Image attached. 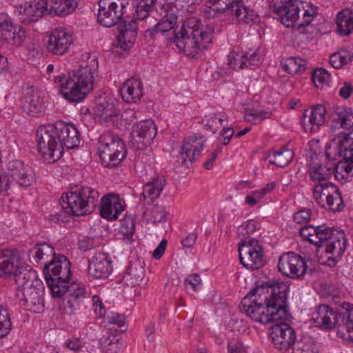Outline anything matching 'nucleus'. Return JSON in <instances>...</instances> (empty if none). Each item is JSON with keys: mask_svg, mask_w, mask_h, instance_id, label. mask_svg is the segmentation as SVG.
Wrapping results in <instances>:
<instances>
[{"mask_svg": "<svg viewBox=\"0 0 353 353\" xmlns=\"http://www.w3.org/2000/svg\"><path fill=\"white\" fill-rule=\"evenodd\" d=\"M154 23H145V37H153L157 33H165L174 30V42L180 51L194 57L199 52L208 48L214 34L213 25H203L196 17L186 19L179 30H174L177 24L176 10L168 5L160 20Z\"/></svg>", "mask_w": 353, "mask_h": 353, "instance_id": "1", "label": "nucleus"}, {"mask_svg": "<svg viewBox=\"0 0 353 353\" xmlns=\"http://www.w3.org/2000/svg\"><path fill=\"white\" fill-rule=\"evenodd\" d=\"M270 295L264 289L254 288L243 299L240 309L251 320L263 324L285 319L288 316V285L283 283L270 286Z\"/></svg>", "mask_w": 353, "mask_h": 353, "instance_id": "2", "label": "nucleus"}, {"mask_svg": "<svg viewBox=\"0 0 353 353\" xmlns=\"http://www.w3.org/2000/svg\"><path fill=\"white\" fill-rule=\"evenodd\" d=\"M59 261L48 264L47 271H52L57 277L48 279L47 283L54 298H61V307L68 314H74L87 298L85 287L81 283L70 282V263L67 257L60 256ZM48 272H47V274Z\"/></svg>", "mask_w": 353, "mask_h": 353, "instance_id": "3", "label": "nucleus"}, {"mask_svg": "<svg viewBox=\"0 0 353 353\" xmlns=\"http://www.w3.org/2000/svg\"><path fill=\"white\" fill-rule=\"evenodd\" d=\"M299 233L310 243L324 250L330 265L334 266L346 250L347 239L342 230L328 227L326 224L306 225L299 229Z\"/></svg>", "mask_w": 353, "mask_h": 353, "instance_id": "4", "label": "nucleus"}, {"mask_svg": "<svg viewBox=\"0 0 353 353\" xmlns=\"http://www.w3.org/2000/svg\"><path fill=\"white\" fill-rule=\"evenodd\" d=\"M97 68L98 62L93 59L88 65L81 67L72 74L54 76L53 81L59 85V92L65 100L70 103H79L92 90Z\"/></svg>", "mask_w": 353, "mask_h": 353, "instance_id": "5", "label": "nucleus"}, {"mask_svg": "<svg viewBox=\"0 0 353 353\" xmlns=\"http://www.w3.org/2000/svg\"><path fill=\"white\" fill-rule=\"evenodd\" d=\"M269 10L287 28L307 26L316 14L313 8L305 10L298 0H269Z\"/></svg>", "mask_w": 353, "mask_h": 353, "instance_id": "6", "label": "nucleus"}, {"mask_svg": "<svg viewBox=\"0 0 353 353\" xmlns=\"http://www.w3.org/2000/svg\"><path fill=\"white\" fill-rule=\"evenodd\" d=\"M99 197V194L94 188L81 185L63 194L60 203L66 213L79 216L92 212L97 205Z\"/></svg>", "mask_w": 353, "mask_h": 353, "instance_id": "7", "label": "nucleus"}, {"mask_svg": "<svg viewBox=\"0 0 353 353\" xmlns=\"http://www.w3.org/2000/svg\"><path fill=\"white\" fill-rule=\"evenodd\" d=\"M330 117L332 120L339 124L341 128L349 131L348 133L339 134L336 145L337 154H346L347 152L353 154V139L350 137L353 131V111L347 107H336Z\"/></svg>", "mask_w": 353, "mask_h": 353, "instance_id": "8", "label": "nucleus"}, {"mask_svg": "<svg viewBox=\"0 0 353 353\" xmlns=\"http://www.w3.org/2000/svg\"><path fill=\"white\" fill-rule=\"evenodd\" d=\"M129 0H99L98 23L106 28L113 27L123 19Z\"/></svg>", "mask_w": 353, "mask_h": 353, "instance_id": "9", "label": "nucleus"}, {"mask_svg": "<svg viewBox=\"0 0 353 353\" xmlns=\"http://www.w3.org/2000/svg\"><path fill=\"white\" fill-rule=\"evenodd\" d=\"M36 140L39 152L41 154H63L62 143L59 139L57 123L41 125L37 130Z\"/></svg>", "mask_w": 353, "mask_h": 353, "instance_id": "10", "label": "nucleus"}, {"mask_svg": "<svg viewBox=\"0 0 353 353\" xmlns=\"http://www.w3.org/2000/svg\"><path fill=\"white\" fill-rule=\"evenodd\" d=\"M316 201L323 208L339 212L344 207L342 195L339 188L330 182H320L313 188Z\"/></svg>", "mask_w": 353, "mask_h": 353, "instance_id": "11", "label": "nucleus"}, {"mask_svg": "<svg viewBox=\"0 0 353 353\" xmlns=\"http://www.w3.org/2000/svg\"><path fill=\"white\" fill-rule=\"evenodd\" d=\"M240 263L248 270H259L265 265L263 249L256 239H245L239 244Z\"/></svg>", "mask_w": 353, "mask_h": 353, "instance_id": "12", "label": "nucleus"}, {"mask_svg": "<svg viewBox=\"0 0 353 353\" xmlns=\"http://www.w3.org/2000/svg\"><path fill=\"white\" fill-rule=\"evenodd\" d=\"M30 278V276H27L26 279H21V282L17 283L21 287L24 306L28 310L39 312L44 307L43 284L38 281H36V284H33Z\"/></svg>", "mask_w": 353, "mask_h": 353, "instance_id": "13", "label": "nucleus"}, {"mask_svg": "<svg viewBox=\"0 0 353 353\" xmlns=\"http://www.w3.org/2000/svg\"><path fill=\"white\" fill-rule=\"evenodd\" d=\"M20 256L18 252L11 250H0V276L5 278L14 276L17 283L30 277V273L19 265Z\"/></svg>", "mask_w": 353, "mask_h": 353, "instance_id": "14", "label": "nucleus"}, {"mask_svg": "<svg viewBox=\"0 0 353 353\" xmlns=\"http://www.w3.org/2000/svg\"><path fill=\"white\" fill-rule=\"evenodd\" d=\"M157 134V126L151 119L141 121L133 125L130 141L136 151L147 148Z\"/></svg>", "mask_w": 353, "mask_h": 353, "instance_id": "15", "label": "nucleus"}, {"mask_svg": "<svg viewBox=\"0 0 353 353\" xmlns=\"http://www.w3.org/2000/svg\"><path fill=\"white\" fill-rule=\"evenodd\" d=\"M94 114L101 121H114L120 115L117 99L105 92L98 93L94 99Z\"/></svg>", "mask_w": 353, "mask_h": 353, "instance_id": "16", "label": "nucleus"}, {"mask_svg": "<svg viewBox=\"0 0 353 353\" xmlns=\"http://www.w3.org/2000/svg\"><path fill=\"white\" fill-rule=\"evenodd\" d=\"M307 268L305 259L295 252L284 253L279 259V271L290 278H303L307 272Z\"/></svg>", "mask_w": 353, "mask_h": 353, "instance_id": "17", "label": "nucleus"}, {"mask_svg": "<svg viewBox=\"0 0 353 353\" xmlns=\"http://www.w3.org/2000/svg\"><path fill=\"white\" fill-rule=\"evenodd\" d=\"M269 335L274 347L284 352L292 348L297 340L294 329L284 322L274 324L270 328Z\"/></svg>", "mask_w": 353, "mask_h": 353, "instance_id": "18", "label": "nucleus"}, {"mask_svg": "<svg viewBox=\"0 0 353 353\" xmlns=\"http://www.w3.org/2000/svg\"><path fill=\"white\" fill-rule=\"evenodd\" d=\"M61 256L66 257L63 254L57 255L54 252V248L47 243H37L29 251V257L30 259L32 258L34 262L37 263H41V261L43 262V273L46 281L47 279H50L57 276L50 270L48 271V274H47V269L46 268L48 264L52 263H57Z\"/></svg>", "mask_w": 353, "mask_h": 353, "instance_id": "19", "label": "nucleus"}, {"mask_svg": "<svg viewBox=\"0 0 353 353\" xmlns=\"http://www.w3.org/2000/svg\"><path fill=\"white\" fill-rule=\"evenodd\" d=\"M337 336L353 343V304L343 301L337 306Z\"/></svg>", "mask_w": 353, "mask_h": 353, "instance_id": "20", "label": "nucleus"}, {"mask_svg": "<svg viewBox=\"0 0 353 353\" xmlns=\"http://www.w3.org/2000/svg\"><path fill=\"white\" fill-rule=\"evenodd\" d=\"M21 105L23 112L31 117H39L44 113L45 107L41 93L32 86L23 90Z\"/></svg>", "mask_w": 353, "mask_h": 353, "instance_id": "21", "label": "nucleus"}, {"mask_svg": "<svg viewBox=\"0 0 353 353\" xmlns=\"http://www.w3.org/2000/svg\"><path fill=\"white\" fill-rule=\"evenodd\" d=\"M112 270V261L107 253L97 252L89 260L88 274L93 279H107Z\"/></svg>", "mask_w": 353, "mask_h": 353, "instance_id": "22", "label": "nucleus"}, {"mask_svg": "<svg viewBox=\"0 0 353 353\" xmlns=\"http://www.w3.org/2000/svg\"><path fill=\"white\" fill-rule=\"evenodd\" d=\"M228 65L234 70H240L258 65L261 57L258 50L233 51L228 56Z\"/></svg>", "mask_w": 353, "mask_h": 353, "instance_id": "23", "label": "nucleus"}, {"mask_svg": "<svg viewBox=\"0 0 353 353\" xmlns=\"http://www.w3.org/2000/svg\"><path fill=\"white\" fill-rule=\"evenodd\" d=\"M312 319L322 330H334L337 327V307L334 309L329 305H319L312 313Z\"/></svg>", "mask_w": 353, "mask_h": 353, "instance_id": "24", "label": "nucleus"}, {"mask_svg": "<svg viewBox=\"0 0 353 353\" xmlns=\"http://www.w3.org/2000/svg\"><path fill=\"white\" fill-rule=\"evenodd\" d=\"M324 163L319 159V156H310L308 163L309 174L312 181H326L333 174V160L331 156H324Z\"/></svg>", "mask_w": 353, "mask_h": 353, "instance_id": "25", "label": "nucleus"}, {"mask_svg": "<svg viewBox=\"0 0 353 353\" xmlns=\"http://www.w3.org/2000/svg\"><path fill=\"white\" fill-rule=\"evenodd\" d=\"M326 110L323 105H316L305 110L301 119V124L305 132H315L325 121Z\"/></svg>", "mask_w": 353, "mask_h": 353, "instance_id": "26", "label": "nucleus"}, {"mask_svg": "<svg viewBox=\"0 0 353 353\" xmlns=\"http://www.w3.org/2000/svg\"><path fill=\"white\" fill-rule=\"evenodd\" d=\"M72 43V37L65 30L57 29L49 36L47 50L52 54L63 55L68 51Z\"/></svg>", "mask_w": 353, "mask_h": 353, "instance_id": "27", "label": "nucleus"}, {"mask_svg": "<svg viewBox=\"0 0 353 353\" xmlns=\"http://www.w3.org/2000/svg\"><path fill=\"white\" fill-rule=\"evenodd\" d=\"M99 154H127L124 141L109 132L101 134L99 139Z\"/></svg>", "mask_w": 353, "mask_h": 353, "instance_id": "28", "label": "nucleus"}, {"mask_svg": "<svg viewBox=\"0 0 353 353\" xmlns=\"http://www.w3.org/2000/svg\"><path fill=\"white\" fill-rule=\"evenodd\" d=\"M119 33L117 36L118 46L124 50L132 48L137 36L138 24L136 19L123 20L118 27Z\"/></svg>", "mask_w": 353, "mask_h": 353, "instance_id": "29", "label": "nucleus"}, {"mask_svg": "<svg viewBox=\"0 0 353 353\" xmlns=\"http://www.w3.org/2000/svg\"><path fill=\"white\" fill-rule=\"evenodd\" d=\"M0 37L8 43L20 46L26 38V32L21 26H16L9 20L0 22Z\"/></svg>", "mask_w": 353, "mask_h": 353, "instance_id": "30", "label": "nucleus"}, {"mask_svg": "<svg viewBox=\"0 0 353 353\" xmlns=\"http://www.w3.org/2000/svg\"><path fill=\"white\" fill-rule=\"evenodd\" d=\"M125 205L119 197L111 194L103 196L100 203V214L107 220H116L124 210Z\"/></svg>", "mask_w": 353, "mask_h": 353, "instance_id": "31", "label": "nucleus"}, {"mask_svg": "<svg viewBox=\"0 0 353 353\" xmlns=\"http://www.w3.org/2000/svg\"><path fill=\"white\" fill-rule=\"evenodd\" d=\"M22 23L36 22L44 14H47L45 0L26 3L18 10Z\"/></svg>", "mask_w": 353, "mask_h": 353, "instance_id": "32", "label": "nucleus"}, {"mask_svg": "<svg viewBox=\"0 0 353 353\" xmlns=\"http://www.w3.org/2000/svg\"><path fill=\"white\" fill-rule=\"evenodd\" d=\"M59 139L63 147L67 149H74L79 147L80 143L79 132L73 125L63 122H57Z\"/></svg>", "mask_w": 353, "mask_h": 353, "instance_id": "33", "label": "nucleus"}, {"mask_svg": "<svg viewBox=\"0 0 353 353\" xmlns=\"http://www.w3.org/2000/svg\"><path fill=\"white\" fill-rule=\"evenodd\" d=\"M47 14L66 16L72 13L78 6L74 0H45Z\"/></svg>", "mask_w": 353, "mask_h": 353, "instance_id": "34", "label": "nucleus"}, {"mask_svg": "<svg viewBox=\"0 0 353 353\" xmlns=\"http://www.w3.org/2000/svg\"><path fill=\"white\" fill-rule=\"evenodd\" d=\"M123 101L127 103H136L143 96V84L135 78L128 79L120 90Z\"/></svg>", "mask_w": 353, "mask_h": 353, "instance_id": "35", "label": "nucleus"}, {"mask_svg": "<svg viewBox=\"0 0 353 353\" xmlns=\"http://www.w3.org/2000/svg\"><path fill=\"white\" fill-rule=\"evenodd\" d=\"M145 274L143 263L139 260L131 261L123 274V280L128 286L138 285L142 281Z\"/></svg>", "mask_w": 353, "mask_h": 353, "instance_id": "36", "label": "nucleus"}, {"mask_svg": "<svg viewBox=\"0 0 353 353\" xmlns=\"http://www.w3.org/2000/svg\"><path fill=\"white\" fill-rule=\"evenodd\" d=\"M165 184L163 177H157L152 182H149L143 187V192L140 196V201L151 203L156 198L159 197Z\"/></svg>", "mask_w": 353, "mask_h": 353, "instance_id": "37", "label": "nucleus"}, {"mask_svg": "<svg viewBox=\"0 0 353 353\" xmlns=\"http://www.w3.org/2000/svg\"><path fill=\"white\" fill-rule=\"evenodd\" d=\"M232 14L236 17L239 23L252 25L259 20V15L253 10L245 6L241 1L233 6Z\"/></svg>", "mask_w": 353, "mask_h": 353, "instance_id": "38", "label": "nucleus"}, {"mask_svg": "<svg viewBox=\"0 0 353 353\" xmlns=\"http://www.w3.org/2000/svg\"><path fill=\"white\" fill-rule=\"evenodd\" d=\"M135 12L137 19L145 21V23H154V17L150 15L157 2V0H134Z\"/></svg>", "mask_w": 353, "mask_h": 353, "instance_id": "39", "label": "nucleus"}, {"mask_svg": "<svg viewBox=\"0 0 353 353\" xmlns=\"http://www.w3.org/2000/svg\"><path fill=\"white\" fill-rule=\"evenodd\" d=\"M337 30L341 36H348L353 32V10L344 9L336 17Z\"/></svg>", "mask_w": 353, "mask_h": 353, "instance_id": "40", "label": "nucleus"}, {"mask_svg": "<svg viewBox=\"0 0 353 353\" xmlns=\"http://www.w3.org/2000/svg\"><path fill=\"white\" fill-rule=\"evenodd\" d=\"M206 145L203 136L189 137L185 139L181 147V154H199Z\"/></svg>", "mask_w": 353, "mask_h": 353, "instance_id": "41", "label": "nucleus"}, {"mask_svg": "<svg viewBox=\"0 0 353 353\" xmlns=\"http://www.w3.org/2000/svg\"><path fill=\"white\" fill-rule=\"evenodd\" d=\"M333 174L339 181L346 180L353 176V157L344 156L337 164L333 161Z\"/></svg>", "mask_w": 353, "mask_h": 353, "instance_id": "42", "label": "nucleus"}, {"mask_svg": "<svg viewBox=\"0 0 353 353\" xmlns=\"http://www.w3.org/2000/svg\"><path fill=\"white\" fill-rule=\"evenodd\" d=\"M319 352L316 342L312 337L304 336L296 340L292 347V353H319Z\"/></svg>", "mask_w": 353, "mask_h": 353, "instance_id": "43", "label": "nucleus"}, {"mask_svg": "<svg viewBox=\"0 0 353 353\" xmlns=\"http://www.w3.org/2000/svg\"><path fill=\"white\" fill-rule=\"evenodd\" d=\"M204 121L205 129L214 133L220 126L227 127L228 116L223 112L210 114L205 117Z\"/></svg>", "mask_w": 353, "mask_h": 353, "instance_id": "44", "label": "nucleus"}, {"mask_svg": "<svg viewBox=\"0 0 353 353\" xmlns=\"http://www.w3.org/2000/svg\"><path fill=\"white\" fill-rule=\"evenodd\" d=\"M275 188L274 183H268L264 188L252 191L245 198V203L249 206H254L260 202L268 193Z\"/></svg>", "mask_w": 353, "mask_h": 353, "instance_id": "45", "label": "nucleus"}, {"mask_svg": "<svg viewBox=\"0 0 353 353\" xmlns=\"http://www.w3.org/2000/svg\"><path fill=\"white\" fill-rule=\"evenodd\" d=\"M283 68L289 74H300L305 70L306 62L300 57H289L283 64Z\"/></svg>", "mask_w": 353, "mask_h": 353, "instance_id": "46", "label": "nucleus"}, {"mask_svg": "<svg viewBox=\"0 0 353 353\" xmlns=\"http://www.w3.org/2000/svg\"><path fill=\"white\" fill-rule=\"evenodd\" d=\"M352 59L353 54L351 52L341 50L330 56V63L334 68L339 69L352 61Z\"/></svg>", "mask_w": 353, "mask_h": 353, "instance_id": "47", "label": "nucleus"}, {"mask_svg": "<svg viewBox=\"0 0 353 353\" xmlns=\"http://www.w3.org/2000/svg\"><path fill=\"white\" fill-rule=\"evenodd\" d=\"M14 179L19 185L25 187L31 185L35 180L33 171L29 165L22 169Z\"/></svg>", "mask_w": 353, "mask_h": 353, "instance_id": "48", "label": "nucleus"}, {"mask_svg": "<svg viewBox=\"0 0 353 353\" xmlns=\"http://www.w3.org/2000/svg\"><path fill=\"white\" fill-rule=\"evenodd\" d=\"M12 329V323L8 310L0 305V338L7 336Z\"/></svg>", "mask_w": 353, "mask_h": 353, "instance_id": "49", "label": "nucleus"}, {"mask_svg": "<svg viewBox=\"0 0 353 353\" xmlns=\"http://www.w3.org/2000/svg\"><path fill=\"white\" fill-rule=\"evenodd\" d=\"M238 1L234 0H209L210 8L216 12H224L226 10L232 14V7Z\"/></svg>", "mask_w": 353, "mask_h": 353, "instance_id": "50", "label": "nucleus"}, {"mask_svg": "<svg viewBox=\"0 0 353 353\" xmlns=\"http://www.w3.org/2000/svg\"><path fill=\"white\" fill-rule=\"evenodd\" d=\"M256 229V224L254 220H248L243 223L238 228V234L241 237V241L245 239H251L250 236L252 234Z\"/></svg>", "mask_w": 353, "mask_h": 353, "instance_id": "51", "label": "nucleus"}, {"mask_svg": "<svg viewBox=\"0 0 353 353\" xmlns=\"http://www.w3.org/2000/svg\"><path fill=\"white\" fill-rule=\"evenodd\" d=\"M270 117V112L258 110H248L245 114V120L254 124H256Z\"/></svg>", "mask_w": 353, "mask_h": 353, "instance_id": "52", "label": "nucleus"}, {"mask_svg": "<svg viewBox=\"0 0 353 353\" xmlns=\"http://www.w3.org/2000/svg\"><path fill=\"white\" fill-rule=\"evenodd\" d=\"M330 148V146L328 144H325L324 147H323L319 140L312 139L307 143L305 152L310 154H321L323 153V150H325L324 154H329L327 150Z\"/></svg>", "mask_w": 353, "mask_h": 353, "instance_id": "53", "label": "nucleus"}, {"mask_svg": "<svg viewBox=\"0 0 353 353\" xmlns=\"http://www.w3.org/2000/svg\"><path fill=\"white\" fill-rule=\"evenodd\" d=\"M330 79V74L324 68L315 70L312 74L314 83L317 88H322L324 84H328Z\"/></svg>", "mask_w": 353, "mask_h": 353, "instance_id": "54", "label": "nucleus"}, {"mask_svg": "<svg viewBox=\"0 0 353 353\" xmlns=\"http://www.w3.org/2000/svg\"><path fill=\"white\" fill-rule=\"evenodd\" d=\"M184 284L188 292H196L201 287V279L199 274H192L187 276Z\"/></svg>", "mask_w": 353, "mask_h": 353, "instance_id": "55", "label": "nucleus"}, {"mask_svg": "<svg viewBox=\"0 0 353 353\" xmlns=\"http://www.w3.org/2000/svg\"><path fill=\"white\" fill-rule=\"evenodd\" d=\"M272 156H267L264 160L268 161V164H273L279 168H284L288 165L293 159V156H272L273 159H270Z\"/></svg>", "mask_w": 353, "mask_h": 353, "instance_id": "56", "label": "nucleus"}, {"mask_svg": "<svg viewBox=\"0 0 353 353\" xmlns=\"http://www.w3.org/2000/svg\"><path fill=\"white\" fill-rule=\"evenodd\" d=\"M135 230L134 219L131 216L125 217L121 220L120 231L125 236H131Z\"/></svg>", "mask_w": 353, "mask_h": 353, "instance_id": "57", "label": "nucleus"}, {"mask_svg": "<svg viewBox=\"0 0 353 353\" xmlns=\"http://www.w3.org/2000/svg\"><path fill=\"white\" fill-rule=\"evenodd\" d=\"M26 165L21 161L12 159L7 162L6 169L14 179Z\"/></svg>", "mask_w": 353, "mask_h": 353, "instance_id": "58", "label": "nucleus"}, {"mask_svg": "<svg viewBox=\"0 0 353 353\" xmlns=\"http://www.w3.org/2000/svg\"><path fill=\"white\" fill-rule=\"evenodd\" d=\"M105 319L108 324L116 325L120 328L125 327V316L123 314L110 312L107 316L105 315Z\"/></svg>", "mask_w": 353, "mask_h": 353, "instance_id": "59", "label": "nucleus"}, {"mask_svg": "<svg viewBox=\"0 0 353 353\" xmlns=\"http://www.w3.org/2000/svg\"><path fill=\"white\" fill-rule=\"evenodd\" d=\"M166 212L163 206L154 205L151 210V221L154 223L164 222L166 219Z\"/></svg>", "mask_w": 353, "mask_h": 353, "instance_id": "60", "label": "nucleus"}, {"mask_svg": "<svg viewBox=\"0 0 353 353\" xmlns=\"http://www.w3.org/2000/svg\"><path fill=\"white\" fill-rule=\"evenodd\" d=\"M101 164L108 168H113L117 166L123 159L125 156H121V158H118V156H99Z\"/></svg>", "mask_w": 353, "mask_h": 353, "instance_id": "61", "label": "nucleus"}, {"mask_svg": "<svg viewBox=\"0 0 353 353\" xmlns=\"http://www.w3.org/2000/svg\"><path fill=\"white\" fill-rule=\"evenodd\" d=\"M311 217V210L309 209L301 210L294 214V221L299 224L308 222Z\"/></svg>", "mask_w": 353, "mask_h": 353, "instance_id": "62", "label": "nucleus"}, {"mask_svg": "<svg viewBox=\"0 0 353 353\" xmlns=\"http://www.w3.org/2000/svg\"><path fill=\"white\" fill-rule=\"evenodd\" d=\"M65 345L70 350L77 352L83 347L84 343L83 339L79 337H72L68 339L65 342Z\"/></svg>", "mask_w": 353, "mask_h": 353, "instance_id": "63", "label": "nucleus"}, {"mask_svg": "<svg viewBox=\"0 0 353 353\" xmlns=\"http://www.w3.org/2000/svg\"><path fill=\"white\" fill-rule=\"evenodd\" d=\"M134 170L139 176H143L147 173V165L143 161V157L138 156L134 160Z\"/></svg>", "mask_w": 353, "mask_h": 353, "instance_id": "64", "label": "nucleus"}]
</instances>
